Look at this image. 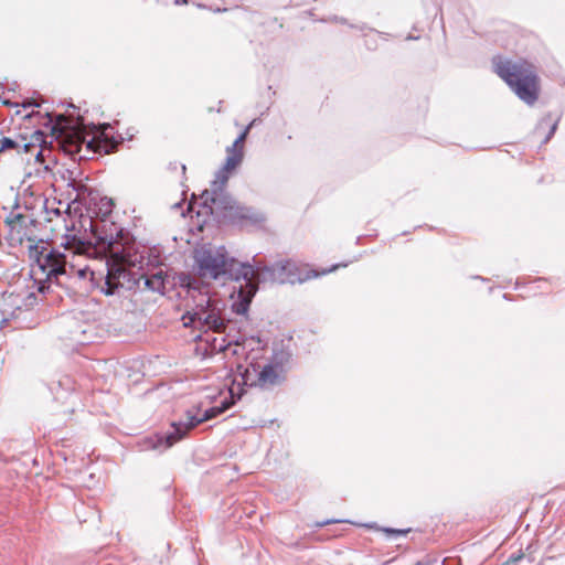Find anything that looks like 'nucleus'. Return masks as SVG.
Here are the masks:
<instances>
[{
    "label": "nucleus",
    "mask_w": 565,
    "mask_h": 565,
    "mask_svg": "<svg viewBox=\"0 0 565 565\" xmlns=\"http://www.w3.org/2000/svg\"><path fill=\"white\" fill-rule=\"evenodd\" d=\"M493 72L529 105L539 99L541 85L536 67L525 58L512 61L502 55L491 60Z\"/></svg>",
    "instance_id": "obj_1"
},
{
    "label": "nucleus",
    "mask_w": 565,
    "mask_h": 565,
    "mask_svg": "<svg viewBox=\"0 0 565 565\" xmlns=\"http://www.w3.org/2000/svg\"><path fill=\"white\" fill-rule=\"evenodd\" d=\"M92 231L95 236V248L107 254L114 263L106 279L107 294L110 295L117 285L115 281L117 274H121L124 266L130 263L131 237L128 232L115 223H95L92 225Z\"/></svg>",
    "instance_id": "obj_2"
},
{
    "label": "nucleus",
    "mask_w": 565,
    "mask_h": 565,
    "mask_svg": "<svg viewBox=\"0 0 565 565\" xmlns=\"http://www.w3.org/2000/svg\"><path fill=\"white\" fill-rule=\"evenodd\" d=\"M193 262L195 274L203 280H216L231 273L236 265L224 246H199L193 250Z\"/></svg>",
    "instance_id": "obj_3"
},
{
    "label": "nucleus",
    "mask_w": 565,
    "mask_h": 565,
    "mask_svg": "<svg viewBox=\"0 0 565 565\" xmlns=\"http://www.w3.org/2000/svg\"><path fill=\"white\" fill-rule=\"evenodd\" d=\"M244 384L259 387L262 390L273 388L286 380V369L281 361H270L264 365L250 363L244 374Z\"/></svg>",
    "instance_id": "obj_4"
},
{
    "label": "nucleus",
    "mask_w": 565,
    "mask_h": 565,
    "mask_svg": "<svg viewBox=\"0 0 565 565\" xmlns=\"http://www.w3.org/2000/svg\"><path fill=\"white\" fill-rule=\"evenodd\" d=\"M230 407L228 403H223L221 407H211L202 412L200 406H193L186 411V422L174 423V434L167 437L168 446H172L174 443L183 438L186 433L196 427L199 424L216 417Z\"/></svg>",
    "instance_id": "obj_5"
},
{
    "label": "nucleus",
    "mask_w": 565,
    "mask_h": 565,
    "mask_svg": "<svg viewBox=\"0 0 565 565\" xmlns=\"http://www.w3.org/2000/svg\"><path fill=\"white\" fill-rule=\"evenodd\" d=\"M221 305L220 300L207 297L204 303L200 302L196 305L191 321H198L215 332H223L225 330V322L221 317Z\"/></svg>",
    "instance_id": "obj_6"
},
{
    "label": "nucleus",
    "mask_w": 565,
    "mask_h": 565,
    "mask_svg": "<svg viewBox=\"0 0 565 565\" xmlns=\"http://www.w3.org/2000/svg\"><path fill=\"white\" fill-rule=\"evenodd\" d=\"M67 119L63 115L57 116L55 124L52 126V134L56 136V139L66 152H77L83 141L82 134L74 129H68L64 125Z\"/></svg>",
    "instance_id": "obj_7"
},
{
    "label": "nucleus",
    "mask_w": 565,
    "mask_h": 565,
    "mask_svg": "<svg viewBox=\"0 0 565 565\" xmlns=\"http://www.w3.org/2000/svg\"><path fill=\"white\" fill-rule=\"evenodd\" d=\"M239 267V276L236 277L239 281L238 297L248 306L258 289V274L250 265L242 264Z\"/></svg>",
    "instance_id": "obj_8"
},
{
    "label": "nucleus",
    "mask_w": 565,
    "mask_h": 565,
    "mask_svg": "<svg viewBox=\"0 0 565 565\" xmlns=\"http://www.w3.org/2000/svg\"><path fill=\"white\" fill-rule=\"evenodd\" d=\"M66 266L72 270H75L77 267L73 259L67 260V256L65 254H62L56 249H51L46 253L39 267L47 277H57L66 274Z\"/></svg>",
    "instance_id": "obj_9"
},
{
    "label": "nucleus",
    "mask_w": 565,
    "mask_h": 565,
    "mask_svg": "<svg viewBox=\"0 0 565 565\" xmlns=\"http://www.w3.org/2000/svg\"><path fill=\"white\" fill-rule=\"evenodd\" d=\"M254 121L247 125L231 147L227 148V157L224 163V171L230 173L235 170L244 157V145Z\"/></svg>",
    "instance_id": "obj_10"
},
{
    "label": "nucleus",
    "mask_w": 565,
    "mask_h": 565,
    "mask_svg": "<svg viewBox=\"0 0 565 565\" xmlns=\"http://www.w3.org/2000/svg\"><path fill=\"white\" fill-rule=\"evenodd\" d=\"M75 226H66V233L62 236L61 246L72 253V259L76 256L87 255L92 250V244L83 241L74 233Z\"/></svg>",
    "instance_id": "obj_11"
},
{
    "label": "nucleus",
    "mask_w": 565,
    "mask_h": 565,
    "mask_svg": "<svg viewBox=\"0 0 565 565\" xmlns=\"http://www.w3.org/2000/svg\"><path fill=\"white\" fill-rule=\"evenodd\" d=\"M35 147L36 145L32 141H28V138L23 135H17L14 138H11L0 134V153L6 151L29 153L33 152Z\"/></svg>",
    "instance_id": "obj_12"
},
{
    "label": "nucleus",
    "mask_w": 565,
    "mask_h": 565,
    "mask_svg": "<svg viewBox=\"0 0 565 565\" xmlns=\"http://www.w3.org/2000/svg\"><path fill=\"white\" fill-rule=\"evenodd\" d=\"M119 145V141L109 138L105 131L88 142V147L92 148L95 152L104 154L116 151Z\"/></svg>",
    "instance_id": "obj_13"
},
{
    "label": "nucleus",
    "mask_w": 565,
    "mask_h": 565,
    "mask_svg": "<svg viewBox=\"0 0 565 565\" xmlns=\"http://www.w3.org/2000/svg\"><path fill=\"white\" fill-rule=\"evenodd\" d=\"M28 243L29 258L40 266L47 253V243L43 239H35L32 237H28Z\"/></svg>",
    "instance_id": "obj_14"
},
{
    "label": "nucleus",
    "mask_w": 565,
    "mask_h": 565,
    "mask_svg": "<svg viewBox=\"0 0 565 565\" xmlns=\"http://www.w3.org/2000/svg\"><path fill=\"white\" fill-rule=\"evenodd\" d=\"M345 266H347V264H337V265H332L330 268H324V269H321V270L310 269V270H308L306 273L305 279L318 278L320 276L330 274V273L337 270L340 267H345Z\"/></svg>",
    "instance_id": "obj_15"
},
{
    "label": "nucleus",
    "mask_w": 565,
    "mask_h": 565,
    "mask_svg": "<svg viewBox=\"0 0 565 565\" xmlns=\"http://www.w3.org/2000/svg\"><path fill=\"white\" fill-rule=\"evenodd\" d=\"M21 107L23 108V110H28L30 108H32L31 111L24 114L22 117L23 118H26V119H31L33 118L35 115H38L39 113H34L33 108L34 107H39V104L34 100V99H25L21 103Z\"/></svg>",
    "instance_id": "obj_16"
},
{
    "label": "nucleus",
    "mask_w": 565,
    "mask_h": 565,
    "mask_svg": "<svg viewBox=\"0 0 565 565\" xmlns=\"http://www.w3.org/2000/svg\"><path fill=\"white\" fill-rule=\"evenodd\" d=\"M541 126H545L546 128L550 129V132L548 135L546 136L545 138V141H547L551 136L555 132L556 130V127H557V122L556 121H553L551 119H544L542 122H541Z\"/></svg>",
    "instance_id": "obj_17"
},
{
    "label": "nucleus",
    "mask_w": 565,
    "mask_h": 565,
    "mask_svg": "<svg viewBox=\"0 0 565 565\" xmlns=\"http://www.w3.org/2000/svg\"><path fill=\"white\" fill-rule=\"evenodd\" d=\"M383 531L388 534V535H392V534H395V535H406L407 533L411 532V529H406V530H395V529H390V527H385L383 529Z\"/></svg>",
    "instance_id": "obj_18"
},
{
    "label": "nucleus",
    "mask_w": 565,
    "mask_h": 565,
    "mask_svg": "<svg viewBox=\"0 0 565 565\" xmlns=\"http://www.w3.org/2000/svg\"><path fill=\"white\" fill-rule=\"evenodd\" d=\"M19 296H14L13 294H10L7 298V300H10V303L12 306H15L17 309H20V302L18 300Z\"/></svg>",
    "instance_id": "obj_19"
},
{
    "label": "nucleus",
    "mask_w": 565,
    "mask_h": 565,
    "mask_svg": "<svg viewBox=\"0 0 565 565\" xmlns=\"http://www.w3.org/2000/svg\"><path fill=\"white\" fill-rule=\"evenodd\" d=\"M77 274L81 276V277H85L87 271H88V267L87 266H84L82 268H77L76 269Z\"/></svg>",
    "instance_id": "obj_20"
},
{
    "label": "nucleus",
    "mask_w": 565,
    "mask_h": 565,
    "mask_svg": "<svg viewBox=\"0 0 565 565\" xmlns=\"http://www.w3.org/2000/svg\"><path fill=\"white\" fill-rule=\"evenodd\" d=\"M520 558H522V555H519L518 557H510V558L507 561L505 565H513V564H515Z\"/></svg>",
    "instance_id": "obj_21"
},
{
    "label": "nucleus",
    "mask_w": 565,
    "mask_h": 565,
    "mask_svg": "<svg viewBox=\"0 0 565 565\" xmlns=\"http://www.w3.org/2000/svg\"><path fill=\"white\" fill-rule=\"evenodd\" d=\"M42 137H43V134L41 131H39V130L34 131L33 138H35L36 142H41L42 141Z\"/></svg>",
    "instance_id": "obj_22"
},
{
    "label": "nucleus",
    "mask_w": 565,
    "mask_h": 565,
    "mask_svg": "<svg viewBox=\"0 0 565 565\" xmlns=\"http://www.w3.org/2000/svg\"><path fill=\"white\" fill-rule=\"evenodd\" d=\"M332 521H324V522H319L317 523L318 526H323V525H327V524H330Z\"/></svg>",
    "instance_id": "obj_23"
},
{
    "label": "nucleus",
    "mask_w": 565,
    "mask_h": 565,
    "mask_svg": "<svg viewBox=\"0 0 565 565\" xmlns=\"http://www.w3.org/2000/svg\"><path fill=\"white\" fill-rule=\"evenodd\" d=\"M188 1L186 0H175L174 3L175 4H183V3H186Z\"/></svg>",
    "instance_id": "obj_24"
},
{
    "label": "nucleus",
    "mask_w": 565,
    "mask_h": 565,
    "mask_svg": "<svg viewBox=\"0 0 565 565\" xmlns=\"http://www.w3.org/2000/svg\"><path fill=\"white\" fill-rule=\"evenodd\" d=\"M7 105H10V106H15V107H19L20 105L18 103H9V102H6Z\"/></svg>",
    "instance_id": "obj_25"
},
{
    "label": "nucleus",
    "mask_w": 565,
    "mask_h": 565,
    "mask_svg": "<svg viewBox=\"0 0 565 565\" xmlns=\"http://www.w3.org/2000/svg\"><path fill=\"white\" fill-rule=\"evenodd\" d=\"M185 285L188 286L189 289L193 288L190 280L188 282H185Z\"/></svg>",
    "instance_id": "obj_26"
},
{
    "label": "nucleus",
    "mask_w": 565,
    "mask_h": 565,
    "mask_svg": "<svg viewBox=\"0 0 565 565\" xmlns=\"http://www.w3.org/2000/svg\"><path fill=\"white\" fill-rule=\"evenodd\" d=\"M15 114H17V115H21V114H22V111L18 109V110L15 111Z\"/></svg>",
    "instance_id": "obj_27"
}]
</instances>
